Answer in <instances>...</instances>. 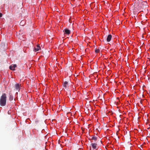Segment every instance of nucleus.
I'll list each match as a JSON object with an SVG mask.
<instances>
[{
  "mask_svg": "<svg viewBox=\"0 0 150 150\" xmlns=\"http://www.w3.org/2000/svg\"><path fill=\"white\" fill-rule=\"evenodd\" d=\"M7 96L6 93H3L1 96L0 99V105L2 106L6 105V101Z\"/></svg>",
  "mask_w": 150,
  "mask_h": 150,
  "instance_id": "1",
  "label": "nucleus"
},
{
  "mask_svg": "<svg viewBox=\"0 0 150 150\" xmlns=\"http://www.w3.org/2000/svg\"><path fill=\"white\" fill-rule=\"evenodd\" d=\"M146 4L147 3L145 1L143 2H139L138 3H137V5L138 6V9L139 10H141V9H142L144 5L145 6L146 5Z\"/></svg>",
  "mask_w": 150,
  "mask_h": 150,
  "instance_id": "2",
  "label": "nucleus"
},
{
  "mask_svg": "<svg viewBox=\"0 0 150 150\" xmlns=\"http://www.w3.org/2000/svg\"><path fill=\"white\" fill-rule=\"evenodd\" d=\"M20 85H19V83L16 84L15 85V89L16 91H19L20 89Z\"/></svg>",
  "mask_w": 150,
  "mask_h": 150,
  "instance_id": "3",
  "label": "nucleus"
},
{
  "mask_svg": "<svg viewBox=\"0 0 150 150\" xmlns=\"http://www.w3.org/2000/svg\"><path fill=\"white\" fill-rule=\"evenodd\" d=\"M63 85L65 89H66L68 85V82L67 81H65L63 83Z\"/></svg>",
  "mask_w": 150,
  "mask_h": 150,
  "instance_id": "4",
  "label": "nucleus"
},
{
  "mask_svg": "<svg viewBox=\"0 0 150 150\" xmlns=\"http://www.w3.org/2000/svg\"><path fill=\"white\" fill-rule=\"evenodd\" d=\"M91 146L92 147V148L93 149H96L97 148V144L96 143H91Z\"/></svg>",
  "mask_w": 150,
  "mask_h": 150,
  "instance_id": "5",
  "label": "nucleus"
},
{
  "mask_svg": "<svg viewBox=\"0 0 150 150\" xmlns=\"http://www.w3.org/2000/svg\"><path fill=\"white\" fill-rule=\"evenodd\" d=\"M112 37V36L110 34V35H108L107 38V39H106L107 41L108 42H109L110 41V40L111 39Z\"/></svg>",
  "mask_w": 150,
  "mask_h": 150,
  "instance_id": "6",
  "label": "nucleus"
},
{
  "mask_svg": "<svg viewBox=\"0 0 150 150\" xmlns=\"http://www.w3.org/2000/svg\"><path fill=\"white\" fill-rule=\"evenodd\" d=\"M40 49V47L39 45H37V47H35L34 48V51L35 52L38 51L39 49Z\"/></svg>",
  "mask_w": 150,
  "mask_h": 150,
  "instance_id": "7",
  "label": "nucleus"
},
{
  "mask_svg": "<svg viewBox=\"0 0 150 150\" xmlns=\"http://www.w3.org/2000/svg\"><path fill=\"white\" fill-rule=\"evenodd\" d=\"M63 31L64 32V34L69 35L70 33V30L67 29H65Z\"/></svg>",
  "mask_w": 150,
  "mask_h": 150,
  "instance_id": "8",
  "label": "nucleus"
},
{
  "mask_svg": "<svg viewBox=\"0 0 150 150\" xmlns=\"http://www.w3.org/2000/svg\"><path fill=\"white\" fill-rule=\"evenodd\" d=\"M97 139V137L95 136H92L91 139H92L94 140V141H96Z\"/></svg>",
  "mask_w": 150,
  "mask_h": 150,
  "instance_id": "9",
  "label": "nucleus"
},
{
  "mask_svg": "<svg viewBox=\"0 0 150 150\" xmlns=\"http://www.w3.org/2000/svg\"><path fill=\"white\" fill-rule=\"evenodd\" d=\"M13 96L11 95L10 93H9V100L10 101H11L13 100Z\"/></svg>",
  "mask_w": 150,
  "mask_h": 150,
  "instance_id": "10",
  "label": "nucleus"
},
{
  "mask_svg": "<svg viewBox=\"0 0 150 150\" xmlns=\"http://www.w3.org/2000/svg\"><path fill=\"white\" fill-rule=\"evenodd\" d=\"M9 69H10L11 70H12L14 71L15 70L14 68H13V66H12V65H11L10 66Z\"/></svg>",
  "mask_w": 150,
  "mask_h": 150,
  "instance_id": "11",
  "label": "nucleus"
},
{
  "mask_svg": "<svg viewBox=\"0 0 150 150\" xmlns=\"http://www.w3.org/2000/svg\"><path fill=\"white\" fill-rule=\"evenodd\" d=\"M95 51L96 53H98L100 51V50L99 49H97L96 48L95 50Z\"/></svg>",
  "mask_w": 150,
  "mask_h": 150,
  "instance_id": "12",
  "label": "nucleus"
},
{
  "mask_svg": "<svg viewBox=\"0 0 150 150\" xmlns=\"http://www.w3.org/2000/svg\"><path fill=\"white\" fill-rule=\"evenodd\" d=\"M13 68H15L16 67V64H14L13 66Z\"/></svg>",
  "mask_w": 150,
  "mask_h": 150,
  "instance_id": "13",
  "label": "nucleus"
},
{
  "mask_svg": "<svg viewBox=\"0 0 150 150\" xmlns=\"http://www.w3.org/2000/svg\"><path fill=\"white\" fill-rule=\"evenodd\" d=\"M147 135H148V137H150V132L149 134H148Z\"/></svg>",
  "mask_w": 150,
  "mask_h": 150,
  "instance_id": "14",
  "label": "nucleus"
},
{
  "mask_svg": "<svg viewBox=\"0 0 150 150\" xmlns=\"http://www.w3.org/2000/svg\"><path fill=\"white\" fill-rule=\"evenodd\" d=\"M2 14L1 13H0V18L2 16Z\"/></svg>",
  "mask_w": 150,
  "mask_h": 150,
  "instance_id": "15",
  "label": "nucleus"
},
{
  "mask_svg": "<svg viewBox=\"0 0 150 150\" xmlns=\"http://www.w3.org/2000/svg\"><path fill=\"white\" fill-rule=\"evenodd\" d=\"M8 114H10V112H9V111H8Z\"/></svg>",
  "mask_w": 150,
  "mask_h": 150,
  "instance_id": "16",
  "label": "nucleus"
},
{
  "mask_svg": "<svg viewBox=\"0 0 150 150\" xmlns=\"http://www.w3.org/2000/svg\"><path fill=\"white\" fill-rule=\"evenodd\" d=\"M142 38H144V36H143V35H142Z\"/></svg>",
  "mask_w": 150,
  "mask_h": 150,
  "instance_id": "17",
  "label": "nucleus"
},
{
  "mask_svg": "<svg viewBox=\"0 0 150 150\" xmlns=\"http://www.w3.org/2000/svg\"><path fill=\"white\" fill-rule=\"evenodd\" d=\"M140 102L141 103H142V101L141 100H140Z\"/></svg>",
  "mask_w": 150,
  "mask_h": 150,
  "instance_id": "18",
  "label": "nucleus"
},
{
  "mask_svg": "<svg viewBox=\"0 0 150 150\" xmlns=\"http://www.w3.org/2000/svg\"><path fill=\"white\" fill-rule=\"evenodd\" d=\"M149 93L150 94V91H149Z\"/></svg>",
  "mask_w": 150,
  "mask_h": 150,
  "instance_id": "19",
  "label": "nucleus"
}]
</instances>
